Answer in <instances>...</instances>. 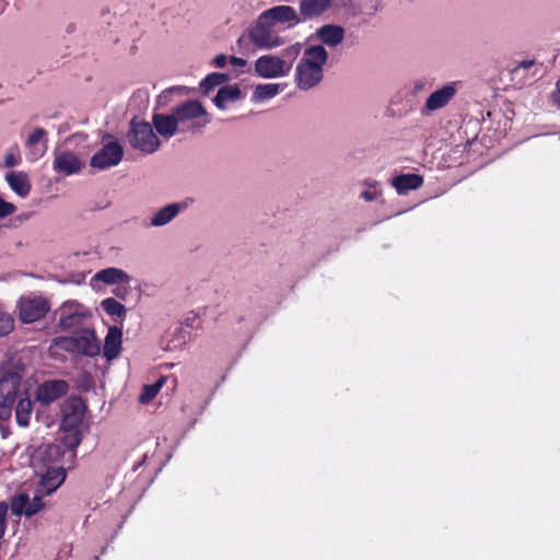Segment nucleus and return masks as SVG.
<instances>
[{"mask_svg":"<svg viewBox=\"0 0 560 560\" xmlns=\"http://www.w3.org/2000/svg\"><path fill=\"white\" fill-rule=\"evenodd\" d=\"M327 59L328 52L323 46L316 45L306 48L296 67L298 86L308 90L317 85L323 79V66Z\"/></svg>","mask_w":560,"mask_h":560,"instance_id":"1","label":"nucleus"},{"mask_svg":"<svg viewBox=\"0 0 560 560\" xmlns=\"http://www.w3.org/2000/svg\"><path fill=\"white\" fill-rule=\"evenodd\" d=\"M126 137L135 150L145 154L155 152L161 145V141L154 133L152 125L138 117H133L130 120Z\"/></svg>","mask_w":560,"mask_h":560,"instance_id":"2","label":"nucleus"},{"mask_svg":"<svg viewBox=\"0 0 560 560\" xmlns=\"http://www.w3.org/2000/svg\"><path fill=\"white\" fill-rule=\"evenodd\" d=\"M21 382L22 376L18 372H8L0 377V422L11 418Z\"/></svg>","mask_w":560,"mask_h":560,"instance_id":"3","label":"nucleus"},{"mask_svg":"<svg viewBox=\"0 0 560 560\" xmlns=\"http://www.w3.org/2000/svg\"><path fill=\"white\" fill-rule=\"evenodd\" d=\"M275 24L261 13L249 31L250 42L258 48H276L284 44V39L275 32Z\"/></svg>","mask_w":560,"mask_h":560,"instance_id":"4","label":"nucleus"},{"mask_svg":"<svg viewBox=\"0 0 560 560\" xmlns=\"http://www.w3.org/2000/svg\"><path fill=\"white\" fill-rule=\"evenodd\" d=\"M152 125L161 137L170 139L178 132H199L208 125V120L192 121L187 127H178L177 120L172 113L168 115L154 114L152 116Z\"/></svg>","mask_w":560,"mask_h":560,"instance_id":"5","label":"nucleus"},{"mask_svg":"<svg viewBox=\"0 0 560 560\" xmlns=\"http://www.w3.org/2000/svg\"><path fill=\"white\" fill-rule=\"evenodd\" d=\"M49 310V302L42 296L21 298L19 301V318L25 324L39 320Z\"/></svg>","mask_w":560,"mask_h":560,"instance_id":"6","label":"nucleus"},{"mask_svg":"<svg viewBox=\"0 0 560 560\" xmlns=\"http://www.w3.org/2000/svg\"><path fill=\"white\" fill-rule=\"evenodd\" d=\"M172 114L177 120L178 127H187L189 122L210 119L205 106L197 100L186 101L172 109Z\"/></svg>","mask_w":560,"mask_h":560,"instance_id":"7","label":"nucleus"},{"mask_svg":"<svg viewBox=\"0 0 560 560\" xmlns=\"http://www.w3.org/2000/svg\"><path fill=\"white\" fill-rule=\"evenodd\" d=\"M292 68V62L287 61L280 57L265 55L255 61V71L261 78H278L288 74Z\"/></svg>","mask_w":560,"mask_h":560,"instance_id":"8","label":"nucleus"},{"mask_svg":"<svg viewBox=\"0 0 560 560\" xmlns=\"http://www.w3.org/2000/svg\"><path fill=\"white\" fill-rule=\"evenodd\" d=\"M86 406L79 396L70 397L62 407L61 429H80L85 415Z\"/></svg>","mask_w":560,"mask_h":560,"instance_id":"9","label":"nucleus"},{"mask_svg":"<svg viewBox=\"0 0 560 560\" xmlns=\"http://www.w3.org/2000/svg\"><path fill=\"white\" fill-rule=\"evenodd\" d=\"M124 156V149L117 141H110L91 158V166L106 170L119 164Z\"/></svg>","mask_w":560,"mask_h":560,"instance_id":"10","label":"nucleus"},{"mask_svg":"<svg viewBox=\"0 0 560 560\" xmlns=\"http://www.w3.org/2000/svg\"><path fill=\"white\" fill-rule=\"evenodd\" d=\"M69 390V384L63 380H49L45 381L37 386L35 392L36 400L43 406L56 401L63 397Z\"/></svg>","mask_w":560,"mask_h":560,"instance_id":"11","label":"nucleus"},{"mask_svg":"<svg viewBox=\"0 0 560 560\" xmlns=\"http://www.w3.org/2000/svg\"><path fill=\"white\" fill-rule=\"evenodd\" d=\"M44 509L40 495H36L32 501L27 493H20L11 500V511L14 515H25L31 517Z\"/></svg>","mask_w":560,"mask_h":560,"instance_id":"12","label":"nucleus"},{"mask_svg":"<svg viewBox=\"0 0 560 560\" xmlns=\"http://www.w3.org/2000/svg\"><path fill=\"white\" fill-rule=\"evenodd\" d=\"M262 14L264 19L267 18L275 25L289 23V26H294L302 21L295 9L290 5H277L264 11Z\"/></svg>","mask_w":560,"mask_h":560,"instance_id":"13","label":"nucleus"},{"mask_svg":"<svg viewBox=\"0 0 560 560\" xmlns=\"http://www.w3.org/2000/svg\"><path fill=\"white\" fill-rule=\"evenodd\" d=\"M455 95L456 89L453 84L444 85L443 88L429 95L423 110L431 113L441 109L445 107Z\"/></svg>","mask_w":560,"mask_h":560,"instance_id":"14","label":"nucleus"},{"mask_svg":"<svg viewBox=\"0 0 560 560\" xmlns=\"http://www.w3.org/2000/svg\"><path fill=\"white\" fill-rule=\"evenodd\" d=\"M122 331L120 328L113 326L108 328L103 348V355L107 361L116 359L121 351Z\"/></svg>","mask_w":560,"mask_h":560,"instance_id":"15","label":"nucleus"},{"mask_svg":"<svg viewBox=\"0 0 560 560\" xmlns=\"http://www.w3.org/2000/svg\"><path fill=\"white\" fill-rule=\"evenodd\" d=\"M54 170L66 175L75 174L81 170V162L75 154L65 151L56 155Z\"/></svg>","mask_w":560,"mask_h":560,"instance_id":"16","label":"nucleus"},{"mask_svg":"<svg viewBox=\"0 0 560 560\" xmlns=\"http://www.w3.org/2000/svg\"><path fill=\"white\" fill-rule=\"evenodd\" d=\"M66 479V470L62 467L48 468L40 479L42 494H50L59 488Z\"/></svg>","mask_w":560,"mask_h":560,"instance_id":"17","label":"nucleus"},{"mask_svg":"<svg viewBox=\"0 0 560 560\" xmlns=\"http://www.w3.org/2000/svg\"><path fill=\"white\" fill-rule=\"evenodd\" d=\"M75 343L77 350L89 357H95L100 354L101 347L100 342L93 330L86 329L79 337L72 339Z\"/></svg>","mask_w":560,"mask_h":560,"instance_id":"18","label":"nucleus"},{"mask_svg":"<svg viewBox=\"0 0 560 560\" xmlns=\"http://www.w3.org/2000/svg\"><path fill=\"white\" fill-rule=\"evenodd\" d=\"M316 36L324 44L335 47L342 43L345 28L336 24H326L316 30Z\"/></svg>","mask_w":560,"mask_h":560,"instance_id":"19","label":"nucleus"},{"mask_svg":"<svg viewBox=\"0 0 560 560\" xmlns=\"http://www.w3.org/2000/svg\"><path fill=\"white\" fill-rule=\"evenodd\" d=\"M331 7V0H301L300 12L302 20H311L325 13Z\"/></svg>","mask_w":560,"mask_h":560,"instance_id":"20","label":"nucleus"},{"mask_svg":"<svg viewBox=\"0 0 560 560\" xmlns=\"http://www.w3.org/2000/svg\"><path fill=\"white\" fill-rule=\"evenodd\" d=\"M47 136V131L44 128H36L34 131L27 137L25 141L26 148L31 150L32 159L37 160L43 156L47 150V140L45 137Z\"/></svg>","mask_w":560,"mask_h":560,"instance_id":"21","label":"nucleus"},{"mask_svg":"<svg viewBox=\"0 0 560 560\" xmlns=\"http://www.w3.org/2000/svg\"><path fill=\"white\" fill-rule=\"evenodd\" d=\"M85 314L73 310V305L63 304L60 308L59 326L65 330L73 329L81 325Z\"/></svg>","mask_w":560,"mask_h":560,"instance_id":"22","label":"nucleus"},{"mask_svg":"<svg viewBox=\"0 0 560 560\" xmlns=\"http://www.w3.org/2000/svg\"><path fill=\"white\" fill-rule=\"evenodd\" d=\"M423 185V177L415 173L400 174L393 178V186L398 194L402 195L409 190H416Z\"/></svg>","mask_w":560,"mask_h":560,"instance_id":"23","label":"nucleus"},{"mask_svg":"<svg viewBox=\"0 0 560 560\" xmlns=\"http://www.w3.org/2000/svg\"><path fill=\"white\" fill-rule=\"evenodd\" d=\"M10 188L19 196L26 197L31 192L32 185L24 172H11L5 176Z\"/></svg>","mask_w":560,"mask_h":560,"instance_id":"24","label":"nucleus"},{"mask_svg":"<svg viewBox=\"0 0 560 560\" xmlns=\"http://www.w3.org/2000/svg\"><path fill=\"white\" fill-rule=\"evenodd\" d=\"M34 402L31 397L25 393V397H21L15 408L16 423L26 428L30 425Z\"/></svg>","mask_w":560,"mask_h":560,"instance_id":"25","label":"nucleus"},{"mask_svg":"<svg viewBox=\"0 0 560 560\" xmlns=\"http://www.w3.org/2000/svg\"><path fill=\"white\" fill-rule=\"evenodd\" d=\"M241 97V90L236 84L224 85L219 89L217 95L213 98L214 105L224 109L226 102H234Z\"/></svg>","mask_w":560,"mask_h":560,"instance_id":"26","label":"nucleus"},{"mask_svg":"<svg viewBox=\"0 0 560 560\" xmlns=\"http://www.w3.org/2000/svg\"><path fill=\"white\" fill-rule=\"evenodd\" d=\"M95 279L103 281L107 284L114 283H128L130 277L127 272L118 268H107L98 271L95 275Z\"/></svg>","mask_w":560,"mask_h":560,"instance_id":"27","label":"nucleus"},{"mask_svg":"<svg viewBox=\"0 0 560 560\" xmlns=\"http://www.w3.org/2000/svg\"><path fill=\"white\" fill-rule=\"evenodd\" d=\"M179 207L177 203L167 205L160 209L152 218L151 224L154 226H162L167 224L173 218L177 215Z\"/></svg>","mask_w":560,"mask_h":560,"instance_id":"28","label":"nucleus"},{"mask_svg":"<svg viewBox=\"0 0 560 560\" xmlns=\"http://www.w3.org/2000/svg\"><path fill=\"white\" fill-rule=\"evenodd\" d=\"M280 91L281 86L277 83L258 84L254 90L253 100L255 102L269 100L279 94Z\"/></svg>","mask_w":560,"mask_h":560,"instance_id":"29","label":"nucleus"},{"mask_svg":"<svg viewBox=\"0 0 560 560\" xmlns=\"http://www.w3.org/2000/svg\"><path fill=\"white\" fill-rule=\"evenodd\" d=\"M229 75L224 73H210L200 82V91L202 94L208 95L211 90L225 83Z\"/></svg>","mask_w":560,"mask_h":560,"instance_id":"30","label":"nucleus"},{"mask_svg":"<svg viewBox=\"0 0 560 560\" xmlns=\"http://www.w3.org/2000/svg\"><path fill=\"white\" fill-rule=\"evenodd\" d=\"M166 378L164 376H161L155 383L144 385L142 388V393L140 394L139 400L142 404L151 401L161 390L162 386L164 385Z\"/></svg>","mask_w":560,"mask_h":560,"instance_id":"31","label":"nucleus"},{"mask_svg":"<svg viewBox=\"0 0 560 560\" xmlns=\"http://www.w3.org/2000/svg\"><path fill=\"white\" fill-rule=\"evenodd\" d=\"M101 305L110 316L122 317L126 314V307L113 298L105 299Z\"/></svg>","mask_w":560,"mask_h":560,"instance_id":"32","label":"nucleus"},{"mask_svg":"<svg viewBox=\"0 0 560 560\" xmlns=\"http://www.w3.org/2000/svg\"><path fill=\"white\" fill-rule=\"evenodd\" d=\"M65 432L63 444L69 450H74L82 441L80 429H61Z\"/></svg>","mask_w":560,"mask_h":560,"instance_id":"33","label":"nucleus"},{"mask_svg":"<svg viewBox=\"0 0 560 560\" xmlns=\"http://www.w3.org/2000/svg\"><path fill=\"white\" fill-rule=\"evenodd\" d=\"M14 328V318L11 314L0 312V337L9 335Z\"/></svg>","mask_w":560,"mask_h":560,"instance_id":"34","label":"nucleus"},{"mask_svg":"<svg viewBox=\"0 0 560 560\" xmlns=\"http://www.w3.org/2000/svg\"><path fill=\"white\" fill-rule=\"evenodd\" d=\"M21 155L19 152L18 145H14L5 155L4 158V166L5 167H13L21 163Z\"/></svg>","mask_w":560,"mask_h":560,"instance_id":"35","label":"nucleus"},{"mask_svg":"<svg viewBox=\"0 0 560 560\" xmlns=\"http://www.w3.org/2000/svg\"><path fill=\"white\" fill-rule=\"evenodd\" d=\"M16 211L15 205L12 202L5 201L0 197V219L7 218L13 214Z\"/></svg>","mask_w":560,"mask_h":560,"instance_id":"36","label":"nucleus"},{"mask_svg":"<svg viewBox=\"0 0 560 560\" xmlns=\"http://www.w3.org/2000/svg\"><path fill=\"white\" fill-rule=\"evenodd\" d=\"M7 513L8 505L5 502H0V539L3 537L7 527Z\"/></svg>","mask_w":560,"mask_h":560,"instance_id":"37","label":"nucleus"},{"mask_svg":"<svg viewBox=\"0 0 560 560\" xmlns=\"http://www.w3.org/2000/svg\"><path fill=\"white\" fill-rule=\"evenodd\" d=\"M300 51H301V45L294 44L283 50V57L294 60L300 55Z\"/></svg>","mask_w":560,"mask_h":560,"instance_id":"38","label":"nucleus"},{"mask_svg":"<svg viewBox=\"0 0 560 560\" xmlns=\"http://www.w3.org/2000/svg\"><path fill=\"white\" fill-rule=\"evenodd\" d=\"M551 104L560 109V79L556 83L555 90L550 94Z\"/></svg>","mask_w":560,"mask_h":560,"instance_id":"39","label":"nucleus"},{"mask_svg":"<svg viewBox=\"0 0 560 560\" xmlns=\"http://www.w3.org/2000/svg\"><path fill=\"white\" fill-rule=\"evenodd\" d=\"M535 63L534 60H523L521 62H518L513 69H512V73H516L520 69H529L530 67H533Z\"/></svg>","mask_w":560,"mask_h":560,"instance_id":"40","label":"nucleus"},{"mask_svg":"<svg viewBox=\"0 0 560 560\" xmlns=\"http://www.w3.org/2000/svg\"><path fill=\"white\" fill-rule=\"evenodd\" d=\"M213 62H214V65H215L217 67H219V68L224 67V66H225V63H226V57H225V55L220 54V55L215 56V58L213 59Z\"/></svg>","mask_w":560,"mask_h":560,"instance_id":"41","label":"nucleus"},{"mask_svg":"<svg viewBox=\"0 0 560 560\" xmlns=\"http://www.w3.org/2000/svg\"><path fill=\"white\" fill-rule=\"evenodd\" d=\"M230 62L233 66H236V67H244L246 65V60L245 59L240 58V57H235V56H231L230 57Z\"/></svg>","mask_w":560,"mask_h":560,"instance_id":"42","label":"nucleus"},{"mask_svg":"<svg viewBox=\"0 0 560 560\" xmlns=\"http://www.w3.org/2000/svg\"><path fill=\"white\" fill-rule=\"evenodd\" d=\"M4 4H5V3H4V1H3V0H0V12H2V11H3V9H4Z\"/></svg>","mask_w":560,"mask_h":560,"instance_id":"43","label":"nucleus"}]
</instances>
